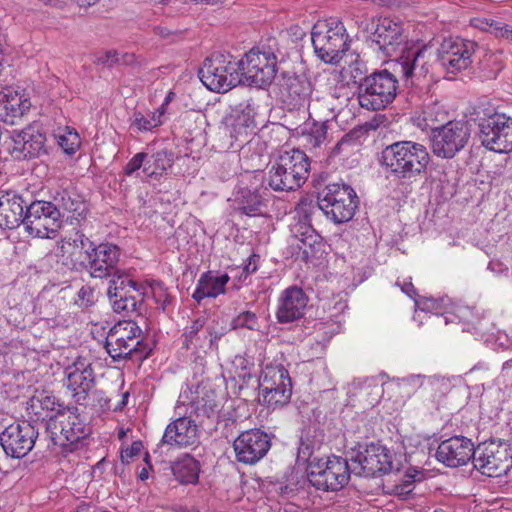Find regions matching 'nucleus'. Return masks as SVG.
<instances>
[{
  "label": "nucleus",
  "mask_w": 512,
  "mask_h": 512,
  "mask_svg": "<svg viewBox=\"0 0 512 512\" xmlns=\"http://www.w3.org/2000/svg\"><path fill=\"white\" fill-rule=\"evenodd\" d=\"M431 156L425 145L405 140L386 146L381 153V165L389 176L406 183L425 174Z\"/></svg>",
  "instance_id": "f257e3e1"
},
{
  "label": "nucleus",
  "mask_w": 512,
  "mask_h": 512,
  "mask_svg": "<svg viewBox=\"0 0 512 512\" xmlns=\"http://www.w3.org/2000/svg\"><path fill=\"white\" fill-rule=\"evenodd\" d=\"M309 171V158L303 151H282L269 170L268 185L274 191L296 190L306 182Z\"/></svg>",
  "instance_id": "f03ea898"
},
{
  "label": "nucleus",
  "mask_w": 512,
  "mask_h": 512,
  "mask_svg": "<svg viewBox=\"0 0 512 512\" xmlns=\"http://www.w3.org/2000/svg\"><path fill=\"white\" fill-rule=\"evenodd\" d=\"M395 453L381 444L357 445L349 454L352 472L359 476L378 477L400 470Z\"/></svg>",
  "instance_id": "7ed1b4c3"
},
{
  "label": "nucleus",
  "mask_w": 512,
  "mask_h": 512,
  "mask_svg": "<svg viewBox=\"0 0 512 512\" xmlns=\"http://www.w3.org/2000/svg\"><path fill=\"white\" fill-rule=\"evenodd\" d=\"M398 80L386 69L375 71L359 82L357 99L361 108L379 111L386 108L396 98Z\"/></svg>",
  "instance_id": "20e7f679"
},
{
  "label": "nucleus",
  "mask_w": 512,
  "mask_h": 512,
  "mask_svg": "<svg viewBox=\"0 0 512 512\" xmlns=\"http://www.w3.org/2000/svg\"><path fill=\"white\" fill-rule=\"evenodd\" d=\"M316 55L325 63H338L349 49L348 35L344 24L338 19L316 23L311 32Z\"/></svg>",
  "instance_id": "39448f33"
},
{
  "label": "nucleus",
  "mask_w": 512,
  "mask_h": 512,
  "mask_svg": "<svg viewBox=\"0 0 512 512\" xmlns=\"http://www.w3.org/2000/svg\"><path fill=\"white\" fill-rule=\"evenodd\" d=\"M317 200L319 209L335 224L351 220L359 204L355 190L344 182L326 185Z\"/></svg>",
  "instance_id": "423d86ee"
},
{
  "label": "nucleus",
  "mask_w": 512,
  "mask_h": 512,
  "mask_svg": "<svg viewBox=\"0 0 512 512\" xmlns=\"http://www.w3.org/2000/svg\"><path fill=\"white\" fill-rule=\"evenodd\" d=\"M107 353L114 361L131 358L133 355L146 357V345L143 344L142 330L132 320L119 321L108 332L105 341Z\"/></svg>",
  "instance_id": "0eeeda50"
},
{
  "label": "nucleus",
  "mask_w": 512,
  "mask_h": 512,
  "mask_svg": "<svg viewBox=\"0 0 512 512\" xmlns=\"http://www.w3.org/2000/svg\"><path fill=\"white\" fill-rule=\"evenodd\" d=\"M201 82L211 91L227 92L241 84L238 63L232 60L231 55L216 53L206 58L199 69Z\"/></svg>",
  "instance_id": "6e6552de"
},
{
  "label": "nucleus",
  "mask_w": 512,
  "mask_h": 512,
  "mask_svg": "<svg viewBox=\"0 0 512 512\" xmlns=\"http://www.w3.org/2000/svg\"><path fill=\"white\" fill-rule=\"evenodd\" d=\"M77 411L67 407L48 416L46 431L55 445L72 446L89 435L90 429Z\"/></svg>",
  "instance_id": "1a4fd4ad"
},
{
  "label": "nucleus",
  "mask_w": 512,
  "mask_h": 512,
  "mask_svg": "<svg viewBox=\"0 0 512 512\" xmlns=\"http://www.w3.org/2000/svg\"><path fill=\"white\" fill-rule=\"evenodd\" d=\"M349 458L338 456L315 459L310 462L307 478L312 486L323 491H338L348 484L352 467Z\"/></svg>",
  "instance_id": "9d476101"
},
{
  "label": "nucleus",
  "mask_w": 512,
  "mask_h": 512,
  "mask_svg": "<svg viewBox=\"0 0 512 512\" xmlns=\"http://www.w3.org/2000/svg\"><path fill=\"white\" fill-rule=\"evenodd\" d=\"M477 121L478 138L485 148L498 153L512 151V116L494 112Z\"/></svg>",
  "instance_id": "9b49d317"
},
{
  "label": "nucleus",
  "mask_w": 512,
  "mask_h": 512,
  "mask_svg": "<svg viewBox=\"0 0 512 512\" xmlns=\"http://www.w3.org/2000/svg\"><path fill=\"white\" fill-rule=\"evenodd\" d=\"M262 403L276 409L289 403L292 382L288 370L281 364H267L259 378Z\"/></svg>",
  "instance_id": "f8f14e48"
},
{
  "label": "nucleus",
  "mask_w": 512,
  "mask_h": 512,
  "mask_svg": "<svg viewBox=\"0 0 512 512\" xmlns=\"http://www.w3.org/2000/svg\"><path fill=\"white\" fill-rule=\"evenodd\" d=\"M241 84L265 87L276 77L277 57L270 50L251 49L238 62Z\"/></svg>",
  "instance_id": "ddd939ff"
},
{
  "label": "nucleus",
  "mask_w": 512,
  "mask_h": 512,
  "mask_svg": "<svg viewBox=\"0 0 512 512\" xmlns=\"http://www.w3.org/2000/svg\"><path fill=\"white\" fill-rule=\"evenodd\" d=\"M470 139L469 124L464 121H449L431 129V149L435 156L442 159L453 158Z\"/></svg>",
  "instance_id": "4468645a"
},
{
  "label": "nucleus",
  "mask_w": 512,
  "mask_h": 512,
  "mask_svg": "<svg viewBox=\"0 0 512 512\" xmlns=\"http://www.w3.org/2000/svg\"><path fill=\"white\" fill-rule=\"evenodd\" d=\"M473 465L483 475L499 477L512 467V449L504 443L491 441L478 445Z\"/></svg>",
  "instance_id": "2eb2a0df"
},
{
  "label": "nucleus",
  "mask_w": 512,
  "mask_h": 512,
  "mask_svg": "<svg viewBox=\"0 0 512 512\" xmlns=\"http://www.w3.org/2000/svg\"><path fill=\"white\" fill-rule=\"evenodd\" d=\"M477 44L460 37L444 38L436 50V62L447 73L466 70L472 63Z\"/></svg>",
  "instance_id": "dca6fc26"
},
{
  "label": "nucleus",
  "mask_w": 512,
  "mask_h": 512,
  "mask_svg": "<svg viewBox=\"0 0 512 512\" xmlns=\"http://www.w3.org/2000/svg\"><path fill=\"white\" fill-rule=\"evenodd\" d=\"M147 287L130 279L127 275L110 279L107 295L116 313L136 312L144 300Z\"/></svg>",
  "instance_id": "f3484780"
},
{
  "label": "nucleus",
  "mask_w": 512,
  "mask_h": 512,
  "mask_svg": "<svg viewBox=\"0 0 512 512\" xmlns=\"http://www.w3.org/2000/svg\"><path fill=\"white\" fill-rule=\"evenodd\" d=\"M95 243L82 231L75 230L63 237L57 246V256L68 269L83 272L89 263Z\"/></svg>",
  "instance_id": "a211bd4d"
},
{
  "label": "nucleus",
  "mask_w": 512,
  "mask_h": 512,
  "mask_svg": "<svg viewBox=\"0 0 512 512\" xmlns=\"http://www.w3.org/2000/svg\"><path fill=\"white\" fill-rule=\"evenodd\" d=\"M38 437V429L30 422L13 423L5 428L0 435V444L7 456L22 458L34 447Z\"/></svg>",
  "instance_id": "6ab92c4d"
},
{
  "label": "nucleus",
  "mask_w": 512,
  "mask_h": 512,
  "mask_svg": "<svg viewBox=\"0 0 512 512\" xmlns=\"http://www.w3.org/2000/svg\"><path fill=\"white\" fill-rule=\"evenodd\" d=\"M84 271L92 278H111L126 274L118 268L120 261V249L111 243H101L94 246V251L90 254V259Z\"/></svg>",
  "instance_id": "aec40b11"
},
{
  "label": "nucleus",
  "mask_w": 512,
  "mask_h": 512,
  "mask_svg": "<svg viewBox=\"0 0 512 512\" xmlns=\"http://www.w3.org/2000/svg\"><path fill=\"white\" fill-rule=\"evenodd\" d=\"M271 446L267 433L252 429L242 432L233 443L236 459L244 464H255L262 459Z\"/></svg>",
  "instance_id": "412c9836"
},
{
  "label": "nucleus",
  "mask_w": 512,
  "mask_h": 512,
  "mask_svg": "<svg viewBox=\"0 0 512 512\" xmlns=\"http://www.w3.org/2000/svg\"><path fill=\"white\" fill-rule=\"evenodd\" d=\"M371 47L384 56L391 57L406 43L402 26L389 18L379 19L370 34Z\"/></svg>",
  "instance_id": "4be33fe9"
},
{
  "label": "nucleus",
  "mask_w": 512,
  "mask_h": 512,
  "mask_svg": "<svg viewBox=\"0 0 512 512\" xmlns=\"http://www.w3.org/2000/svg\"><path fill=\"white\" fill-rule=\"evenodd\" d=\"M66 386L78 404H84L90 390L95 385L92 364L85 358H78L65 369Z\"/></svg>",
  "instance_id": "5701e85b"
},
{
  "label": "nucleus",
  "mask_w": 512,
  "mask_h": 512,
  "mask_svg": "<svg viewBox=\"0 0 512 512\" xmlns=\"http://www.w3.org/2000/svg\"><path fill=\"white\" fill-rule=\"evenodd\" d=\"M11 154L15 159L28 160L47 154L46 136L34 127L14 131Z\"/></svg>",
  "instance_id": "b1692460"
},
{
  "label": "nucleus",
  "mask_w": 512,
  "mask_h": 512,
  "mask_svg": "<svg viewBox=\"0 0 512 512\" xmlns=\"http://www.w3.org/2000/svg\"><path fill=\"white\" fill-rule=\"evenodd\" d=\"M475 449L470 439L454 436L439 444L436 458L447 467L456 468L473 460Z\"/></svg>",
  "instance_id": "393cba45"
},
{
  "label": "nucleus",
  "mask_w": 512,
  "mask_h": 512,
  "mask_svg": "<svg viewBox=\"0 0 512 512\" xmlns=\"http://www.w3.org/2000/svg\"><path fill=\"white\" fill-rule=\"evenodd\" d=\"M277 84L283 101L293 108H300L309 102L312 85L306 77L285 71L277 78Z\"/></svg>",
  "instance_id": "a878e982"
},
{
  "label": "nucleus",
  "mask_w": 512,
  "mask_h": 512,
  "mask_svg": "<svg viewBox=\"0 0 512 512\" xmlns=\"http://www.w3.org/2000/svg\"><path fill=\"white\" fill-rule=\"evenodd\" d=\"M396 66L406 80L416 84L424 79L431 70V53L426 46L409 49L396 61Z\"/></svg>",
  "instance_id": "bb28decb"
},
{
  "label": "nucleus",
  "mask_w": 512,
  "mask_h": 512,
  "mask_svg": "<svg viewBox=\"0 0 512 512\" xmlns=\"http://www.w3.org/2000/svg\"><path fill=\"white\" fill-rule=\"evenodd\" d=\"M307 302L308 297L301 288L291 286L285 289L278 299V322L290 323L303 317Z\"/></svg>",
  "instance_id": "cd10ccee"
},
{
  "label": "nucleus",
  "mask_w": 512,
  "mask_h": 512,
  "mask_svg": "<svg viewBox=\"0 0 512 512\" xmlns=\"http://www.w3.org/2000/svg\"><path fill=\"white\" fill-rule=\"evenodd\" d=\"M31 108V101L23 93L6 87L0 91V120L14 125Z\"/></svg>",
  "instance_id": "c85d7f7f"
},
{
  "label": "nucleus",
  "mask_w": 512,
  "mask_h": 512,
  "mask_svg": "<svg viewBox=\"0 0 512 512\" xmlns=\"http://www.w3.org/2000/svg\"><path fill=\"white\" fill-rule=\"evenodd\" d=\"M26 203L16 192L8 191L0 195V228L12 230L24 224Z\"/></svg>",
  "instance_id": "c756f323"
},
{
  "label": "nucleus",
  "mask_w": 512,
  "mask_h": 512,
  "mask_svg": "<svg viewBox=\"0 0 512 512\" xmlns=\"http://www.w3.org/2000/svg\"><path fill=\"white\" fill-rule=\"evenodd\" d=\"M198 426L189 417H179L172 421L165 429L162 444L170 446H190L197 442Z\"/></svg>",
  "instance_id": "7c9ffc66"
},
{
  "label": "nucleus",
  "mask_w": 512,
  "mask_h": 512,
  "mask_svg": "<svg viewBox=\"0 0 512 512\" xmlns=\"http://www.w3.org/2000/svg\"><path fill=\"white\" fill-rule=\"evenodd\" d=\"M53 205L60 214V220L63 218L80 221L85 218L87 207L85 202L78 196L72 195L67 190H58L52 196Z\"/></svg>",
  "instance_id": "2f4dec72"
},
{
  "label": "nucleus",
  "mask_w": 512,
  "mask_h": 512,
  "mask_svg": "<svg viewBox=\"0 0 512 512\" xmlns=\"http://www.w3.org/2000/svg\"><path fill=\"white\" fill-rule=\"evenodd\" d=\"M227 274L218 275L215 272L208 271L201 275L198 280L192 298L200 303L204 298H215L224 293L225 286L229 281Z\"/></svg>",
  "instance_id": "473e14b6"
},
{
  "label": "nucleus",
  "mask_w": 512,
  "mask_h": 512,
  "mask_svg": "<svg viewBox=\"0 0 512 512\" xmlns=\"http://www.w3.org/2000/svg\"><path fill=\"white\" fill-rule=\"evenodd\" d=\"M174 160V152L167 149L159 150L151 155L147 154L143 173L149 178L159 179L173 166Z\"/></svg>",
  "instance_id": "72a5a7b5"
},
{
  "label": "nucleus",
  "mask_w": 512,
  "mask_h": 512,
  "mask_svg": "<svg viewBox=\"0 0 512 512\" xmlns=\"http://www.w3.org/2000/svg\"><path fill=\"white\" fill-rule=\"evenodd\" d=\"M254 109L250 104H240L230 116V135L238 140L242 136H247L248 129L255 127Z\"/></svg>",
  "instance_id": "f704fd0d"
},
{
  "label": "nucleus",
  "mask_w": 512,
  "mask_h": 512,
  "mask_svg": "<svg viewBox=\"0 0 512 512\" xmlns=\"http://www.w3.org/2000/svg\"><path fill=\"white\" fill-rule=\"evenodd\" d=\"M24 225L29 235L33 237L53 238L61 228L62 221H54L42 216L31 218L30 210L26 209Z\"/></svg>",
  "instance_id": "c9c22d12"
},
{
  "label": "nucleus",
  "mask_w": 512,
  "mask_h": 512,
  "mask_svg": "<svg viewBox=\"0 0 512 512\" xmlns=\"http://www.w3.org/2000/svg\"><path fill=\"white\" fill-rule=\"evenodd\" d=\"M175 478L183 484H195L199 478V462L190 455L176 461L172 467Z\"/></svg>",
  "instance_id": "e433bc0d"
},
{
  "label": "nucleus",
  "mask_w": 512,
  "mask_h": 512,
  "mask_svg": "<svg viewBox=\"0 0 512 512\" xmlns=\"http://www.w3.org/2000/svg\"><path fill=\"white\" fill-rule=\"evenodd\" d=\"M207 317L204 315H200L195 318L191 325L184 329L182 334L183 337V347L186 349H198L202 348L204 345V335L205 332L202 330L206 327Z\"/></svg>",
  "instance_id": "4c0bfd02"
},
{
  "label": "nucleus",
  "mask_w": 512,
  "mask_h": 512,
  "mask_svg": "<svg viewBox=\"0 0 512 512\" xmlns=\"http://www.w3.org/2000/svg\"><path fill=\"white\" fill-rule=\"evenodd\" d=\"M238 202L239 209L247 216L261 215L265 206L264 197L259 190L242 189Z\"/></svg>",
  "instance_id": "58836bf2"
},
{
  "label": "nucleus",
  "mask_w": 512,
  "mask_h": 512,
  "mask_svg": "<svg viewBox=\"0 0 512 512\" xmlns=\"http://www.w3.org/2000/svg\"><path fill=\"white\" fill-rule=\"evenodd\" d=\"M58 145L68 155H73L81 145L77 131L71 127L60 128L55 134Z\"/></svg>",
  "instance_id": "ea45409f"
},
{
  "label": "nucleus",
  "mask_w": 512,
  "mask_h": 512,
  "mask_svg": "<svg viewBox=\"0 0 512 512\" xmlns=\"http://www.w3.org/2000/svg\"><path fill=\"white\" fill-rule=\"evenodd\" d=\"M473 25L481 30L490 32L496 37L512 41V26L494 19H475Z\"/></svg>",
  "instance_id": "a19ab883"
},
{
  "label": "nucleus",
  "mask_w": 512,
  "mask_h": 512,
  "mask_svg": "<svg viewBox=\"0 0 512 512\" xmlns=\"http://www.w3.org/2000/svg\"><path fill=\"white\" fill-rule=\"evenodd\" d=\"M163 116V108H158L154 113L147 116L143 115L141 112H134L132 116V126L136 127L139 131H149L163 123Z\"/></svg>",
  "instance_id": "79ce46f5"
},
{
  "label": "nucleus",
  "mask_w": 512,
  "mask_h": 512,
  "mask_svg": "<svg viewBox=\"0 0 512 512\" xmlns=\"http://www.w3.org/2000/svg\"><path fill=\"white\" fill-rule=\"evenodd\" d=\"M26 209L30 210V217H46L50 218L54 221H61L60 214L56 211V207L53 205L51 201H34L30 205L26 207Z\"/></svg>",
  "instance_id": "37998d69"
},
{
  "label": "nucleus",
  "mask_w": 512,
  "mask_h": 512,
  "mask_svg": "<svg viewBox=\"0 0 512 512\" xmlns=\"http://www.w3.org/2000/svg\"><path fill=\"white\" fill-rule=\"evenodd\" d=\"M303 136L307 145L317 148L326 140L327 127L324 122L313 123Z\"/></svg>",
  "instance_id": "c03bdc74"
},
{
  "label": "nucleus",
  "mask_w": 512,
  "mask_h": 512,
  "mask_svg": "<svg viewBox=\"0 0 512 512\" xmlns=\"http://www.w3.org/2000/svg\"><path fill=\"white\" fill-rule=\"evenodd\" d=\"M233 329L246 328L256 331L259 329L258 317L254 312L244 311L238 314L231 322Z\"/></svg>",
  "instance_id": "a18cd8bd"
},
{
  "label": "nucleus",
  "mask_w": 512,
  "mask_h": 512,
  "mask_svg": "<svg viewBox=\"0 0 512 512\" xmlns=\"http://www.w3.org/2000/svg\"><path fill=\"white\" fill-rule=\"evenodd\" d=\"M132 55H123L119 57L115 50H109L104 53H100L95 57V63L97 65H103L106 67H112L114 64H126L132 59Z\"/></svg>",
  "instance_id": "49530a36"
},
{
  "label": "nucleus",
  "mask_w": 512,
  "mask_h": 512,
  "mask_svg": "<svg viewBox=\"0 0 512 512\" xmlns=\"http://www.w3.org/2000/svg\"><path fill=\"white\" fill-rule=\"evenodd\" d=\"M96 302L95 290L88 285L82 286L74 299V304L83 310L92 307Z\"/></svg>",
  "instance_id": "de8ad7c7"
},
{
  "label": "nucleus",
  "mask_w": 512,
  "mask_h": 512,
  "mask_svg": "<svg viewBox=\"0 0 512 512\" xmlns=\"http://www.w3.org/2000/svg\"><path fill=\"white\" fill-rule=\"evenodd\" d=\"M35 402L39 404L42 410H45L47 412H55L58 413V409H65L66 407H63L62 404L58 402L55 396L41 393L38 396H34L32 398V406L35 405Z\"/></svg>",
  "instance_id": "09e8293b"
},
{
  "label": "nucleus",
  "mask_w": 512,
  "mask_h": 512,
  "mask_svg": "<svg viewBox=\"0 0 512 512\" xmlns=\"http://www.w3.org/2000/svg\"><path fill=\"white\" fill-rule=\"evenodd\" d=\"M318 235L314 234V231H311V234L298 239L297 247L301 252V258L303 260H308L313 256V245L317 242Z\"/></svg>",
  "instance_id": "8fccbe9b"
},
{
  "label": "nucleus",
  "mask_w": 512,
  "mask_h": 512,
  "mask_svg": "<svg viewBox=\"0 0 512 512\" xmlns=\"http://www.w3.org/2000/svg\"><path fill=\"white\" fill-rule=\"evenodd\" d=\"M314 452V444L311 440L301 438L300 444L297 452V460L302 462H308V467L310 466V462L314 461L316 458H312Z\"/></svg>",
  "instance_id": "3c124183"
},
{
  "label": "nucleus",
  "mask_w": 512,
  "mask_h": 512,
  "mask_svg": "<svg viewBox=\"0 0 512 512\" xmlns=\"http://www.w3.org/2000/svg\"><path fill=\"white\" fill-rule=\"evenodd\" d=\"M147 158V153L140 152L135 154L130 161L124 167V174L127 176H132L135 172H137L141 167H145Z\"/></svg>",
  "instance_id": "603ef678"
},
{
  "label": "nucleus",
  "mask_w": 512,
  "mask_h": 512,
  "mask_svg": "<svg viewBox=\"0 0 512 512\" xmlns=\"http://www.w3.org/2000/svg\"><path fill=\"white\" fill-rule=\"evenodd\" d=\"M129 398V392L125 391L121 394V399L116 401L115 403H112L113 398H105L104 404H102V407H105L109 410H113L115 412L121 411L128 403Z\"/></svg>",
  "instance_id": "864d4df0"
},
{
  "label": "nucleus",
  "mask_w": 512,
  "mask_h": 512,
  "mask_svg": "<svg viewBox=\"0 0 512 512\" xmlns=\"http://www.w3.org/2000/svg\"><path fill=\"white\" fill-rule=\"evenodd\" d=\"M349 68L353 82L359 86V82L367 76L365 65L362 62L356 61Z\"/></svg>",
  "instance_id": "5fc2aeb1"
},
{
  "label": "nucleus",
  "mask_w": 512,
  "mask_h": 512,
  "mask_svg": "<svg viewBox=\"0 0 512 512\" xmlns=\"http://www.w3.org/2000/svg\"><path fill=\"white\" fill-rule=\"evenodd\" d=\"M425 376L421 374H412L407 377H404L400 380L401 387H410L412 390H417L423 384Z\"/></svg>",
  "instance_id": "6e6d98bb"
},
{
  "label": "nucleus",
  "mask_w": 512,
  "mask_h": 512,
  "mask_svg": "<svg viewBox=\"0 0 512 512\" xmlns=\"http://www.w3.org/2000/svg\"><path fill=\"white\" fill-rule=\"evenodd\" d=\"M142 443L140 441H135L132 445L121 451V460L122 462L129 463L133 457L138 455L141 451Z\"/></svg>",
  "instance_id": "4d7b16f0"
},
{
  "label": "nucleus",
  "mask_w": 512,
  "mask_h": 512,
  "mask_svg": "<svg viewBox=\"0 0 512 512\" xmlns=\"http://www.w3.org/2000/svg\"><path fill=\"white\" fill-rule=\"evenodd\" d=\"M221 336H222V333L215 331L213 327L207 326L206 330H205V335H204V342L208 338L210 347H214L215 349H217L218 348L217 342L221 338Z\"/></svg>",
  "instance_id": "13d9d810"
},
{
  "label": "nucleus",
  "mask_w": 512,
  "mask_h": 512,
  "mask_svg": "<svg viewBox=\"0 0 512 512\" xmlns=\"http://www.w3.org/2000/svg\"><path fill=\"white\" fill-rule=\"evenodd\" d=\"M208 417H214L219 411V405L215 401H205L200 408Z\"/></svg>",
  "instance_id": "bf43d9fd"
},
{
  "label": "nucleus",
  "mask_w": 512,
  "mask_h": 512,
  "mask_svg": "<svg viewBox=\"0 0 512 512\" xmlns=\"http://www.w3.org/2000/svg\"><path fill=\"white\" fill-rule=\"evenodd\" d=\"M259 259H260L259 255L254 254V253L249 256L248 262L244 267V271L247 275L256 272L257 262L259 261Z\"/></svg>",
  "instance_id": "052dcab7"
},
{
  "label": "nucleus",
  "mask_w": 512,
  "mask_h": 512,
  "mask_svg": "<svg viewBox=\"0 0 512 512\" xmlns=\"http://www.w3.org/2000/svg\"><path fill=\"white\" fill-rule=\"evenodd\" d=\"M401 290L407 294L409 297L413 298L416 295V291L414 289V286L411 282H405L401 286Z\"/></svg>",
  "instance_id": "680f3d73"
},
{
  "label": "nucleus",
  "mask_w": 512,
  "mask_h": 512,
  "mask_svg": "<svg viewBox=\"0 0 512 512\" xmlns=\"http://www.w3.org/2000/svg\"><path fill=\"white\" fill-rule=\"evenodd\" d=\"M155 34L159 35L162 38H168L170 35L173 34L172 31L167 29L166 27L157 26L154 28Z\"/></svg>",
  "instance_id": "e2e57ef3"
},
{
  "label": "nucleus",
  "mask_w": 512,
  "mask_h": 512,
  "mask_svg": "<svg viewBox=\"0 0 512 512\" xmlns=\"http://www.w3.org/2000/svg\"><path fill=\"white\" fill-rule=\"evenodd\" d=\"M174 96H175L174 92L170 91L167 94V96L165 97L164 102L162 103V105L159 108H163V110L165 111L166 106L169 104V102L173 99Z\"/></svg>",
  "instance_id": "0e129e2a"
},
{
  "label": "nucleus",
  "mask_w": 512,
  "mask_h": 512,
  "mask_svg": "<svg viewBox=\"0 0 512 512\" xmlns=\"http://www.w3.org/2000/svg\"><path fill=\"white\" fill-rule=\"evenodd\" d=\"M140 480L144 481L148 479V470L146 468H143L139 473Z\"/></svg>",
  "instance_id": "69168bd1"
},
{
  "label": "nucleus",
  "mask_w": 512,
  "mask_h": 512,
  "mask_svg": "<svg viewBox=\"0 0 512 512\" xmlns=\"http://www.w3.org/2000/svg\"><path fill=\"white\" fill-rule=\"evenodd\" d=\"M178 0H161L159 3L162 4V5H168V4H171V3H176Z\"/></svg>",
  "instance_id": "338daca9"
},
{
  "label": "nucleus",
  "mask_w": 512,
  "mask_h": 512,
  "mask_svg": "<svg viewBox=\"0 0 512 512\" xmlns=\"http://www.w3.org/2000/svg\"><path fill=\"white\" fill-rule=\"evenodd\" d=\"M3 55H4V48H3L2 44L0 43V58H3Z\"/></svg>",
  "instance_id": "774afa93"
}]
</instances>
